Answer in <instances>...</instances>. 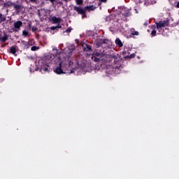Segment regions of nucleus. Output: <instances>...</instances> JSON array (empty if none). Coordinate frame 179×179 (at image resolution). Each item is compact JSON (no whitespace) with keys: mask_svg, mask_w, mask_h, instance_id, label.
Here are the masks:
<instances>
[{"mask_svg":"<svg viewBox=\"0 0 179 179\" xmlns=\"http://www.w3.org/2000/svg\"><path fill=\"white\" fill-rule=\"evenodd\" d=\"M86 66L85 62L83 61L82 59L79 60L76 59L75 62L69 61L68 64V71H71V73H74L75 71H78L79 68L81 69H85Z\"/></svg>","mask_w":179,"mask_h":179,"instance_id":"f257e3e1","label":"nucleus"},{"mask_svg":"<svg viewBox=\"0 0 179 179\" xmlns=\"http://www.w3.org/2000/svg\"><path fill=\"white\" fill-rule=\"evenodd\" d=\"M38 68L40 69V72L42 73H46V72H50L51 68L50 67V60L43 59L38 62Z\"/></svg>","mask_w":179,"mask_h":179,"instance_id":"f03ea898","label":"nucleus"},{"mask_svg":"<svg viewBox=\"0 0 179 179\" xmlns=\"http://www.w3.org/2000/svg\"><path fill=\"white\" fill-rule=\"evenodd\" d=\"M156 24H157V29L160 33V31L163 30L164 27L169 26V20L160 21L158 23H156Z\"/></svg>","mask_w":179,"mask_h":179,"instance_id":"7ed1b4c3","label":"nucleus"},{"mask_svg":"<svg viewBox=\"0 0 179 179\" xmlns=\"http://www.w3.org/2000/svg\"><path fill=\"white\" fill-rule=\"evenodd\" d=\"M54 72L55 73H57V75H62V73H65L62 69V63H59L58 66H56L54 69Z\"/></svg>","mask_w":179,"mask_h":179,"instance_id":"20e7f679","label":"nucleus"},{"mask_svg":"<svg viewBox=\"0 0 179 179\" xmlns=\"http://www.w3.org/2000/svg\"><path fill=\"white\" fill-rule=\"evenodd\" d=\"M22 26H23V22L20 20L14 22V28L13 29V31H19Z\"/></svg>","mask_w":179,"mask_h":179,"instance_id":"39448f33","label":"nucleus"},{"mask_svg":"<svg viewBox=\"0 0 179 179\" xmlns=\"http://www.w3.org/2000/svg\"><path fill=\"white\" fill-rule=\"evenodd\" d=\"M8 6H13L14 9L17 11L19 12L20 9H22V6L19 4H16L13 2H8Z\"/></svg>","mask_w":179,"mask_h":179,"instance_id":"423d86ee","label":"nucleus"},{"mask_svg":"<svg viewBox=\"0 0 179 179\" xmlns=\"http://www.w3.org/2000/svg\"><path fill=\"white\" fill-rule=\"evenodd\" d=\"M73 9L77 11L79 15H85V13H86V10L82 8V7L74 6Z\"/></svg>","mask_w":179,"mask_h":179,"instance_id":"0eeeda50","label":"nucleus"},{"mask_svg":"<svg viewBox=\"0 0 179 179\" xmlns=\"http://www.w3.org/2000/svg\"><path fill=\"white\" fill-rule=\"evenodd\" d=\"M50 20H52V22H53L54 24H57V23H59L61 22V18H58L55 16L52 17Z\"/></svg>","mask_w":179,"mask_h":179,"instance_id":"6e6552de","label":"nucleus"},{"mask_svg":"<svg viewBox=\"0 0 179 179\" xmlns=\"http://www.w3.org/2000/svg\"><path fill=\"white\" fill-rule=\"evenodd\" d=\"M10 54H13V55H15V57H16V55H17L16 54V46H11L10 48Z\"/></svg>","mask_w":179,"mask_h":179,"instance_id":"1a4fd4ad","label":"nucleus"},{"mask_svg":"<svg viewBox=\"0 0 179 179\" xmlns=\"http://www.w3.org/2000/svg\"><path fill=\"white\" fill-rule=\"evenodd\" d=\"M115 44L116 45H118V47H122L123 45L122 42H121V40H120V38H116Z\"/></svg>","mask_w":179,"mask_h":179,"instance_id":"9d476101","label":"nucleus"},{"mask_svg":"<svg viewBox=\"0 0 179 179\" xmlns=\"http://www.w3.org/2000/svg\"><path fill=\"white\" fill-rule=\"evenodd\" d=\"M8 40V34H4V36L3 37H1V41H2V43H5V41Z\"/></svg>","mask_w":179,"mask_h":179,"instance_id":"9b49d317","label":"nucleus"},{"mask_svg":"<svg viewBox=\"0 0 179 179\" xmlns=\"http://www.w3.org/2000/svg\"><path fill=\"white\" fill-rule=\"evenodd\" d=\"M6 20V17H5L4 15L2 13H0V23H2V22H5Z\"/></svg>","mask_w":179,"mask_h":179,"instance_id":"f8f14e48","label":"nucleus"},{"mask_svg":"<svg viewBox=\"0 0 179 179\" xmlns=\"http://www.w3.org/2000/svg\"><path fill=\"white\" fill-rule=\"evenodd\" d=\"M131 34L132 36H139V32L138 31H135V29H131Z\"/></svg>","mask_w":179,"mask_h":179,"instance_id":"ddd939ff","label":"nucleus"},{"mask_svg":"<svg viewBox=\"0 0 179 179\" xmlns=\"http://www.w3.org/2000/svg\"><path fill=\"white\" fill-rule=\"evenodd\" d=\"M84 51H90V46L89 45H83Z\"/></svg>","mask_w":179,"mask_h":179,"instance_id":"4468645a","label":"nucleus"},{"mask_svg":"<svg viewBox=\"0 0 179 179\" xmlns=\"http://www.w3.org/2000/svg\"><path fill=\"white\" fill-rule=\"evenodd\" d=\"M77 5H83V0H76Z\"/></svg>","mask_w":179,"mask_h":179,"instance_id":"2eb2a0df","label":"nucleus"},{"mask_svg":"<svg viewBox=\"0 0 179 179\" xmlns=\"http://www.w3.org/2000/svg\"><path fill=\"white\" fill-rule=\"evenodd\" d=\"M22 36L27 37L29 36V32H27L26 30L22 31Z\"/></svg>","mask_w":179,"mask_h":179,"instance_id":"dca6fc26","label":"nucleus"},{"mask_svg":"<svg viewBox=\"0 0 179 179\" xmlns=\"http://www.w3.org/2000/svg\"><path fill=\"white\" fill-rule=\"evenodd\" d=\"M37 50H38V47H37V46H32L31 48V51H37Z\"/></svg>","mask_w":179,"mask_h":179,"instance_id":"f3484780","label":"nucleus"},{"mask_svg":"<svg viewBox=\"0 0 179 179\" xmlns=\"http://www.w3.org/2000/svg\"><path fill=\"white\" fill-rule=\"evenodd\" d=\"M71 31H72V28L68 27L67 29L64 31V33H71Z\"/></svg>","mask_w":179,"mask_h":179,"instance_id":"a211bd4d","label":"nucleus"},{"mask_svg":"<svg viewBox=\"0 0 179 179\" xmlns=\"http://www.w3.org/2000/svg\"><path fill=\"white\" fill-rule=\"evenodd\" d=\"M151 34L152 36H156V29H153L151 32Z\"/></svg>","mask_w":179,"mask_h":179,"instance_id":"6ab92c4d","label":"nucleus"},{"mask_svg":"<svg viewBox=\"0 0 179 179\" xmlns=\"http://www.w3.org/2000/svg\"><path fill=\"white\" fill-rule=\"evenodd\" d=\"M31 30H32L33 33H34V31H37V27H33L31 28Z\"/></svg>","mask_w":179,"mask_h":179,"instance_id":"aec40b11","label":"nucleus"},{"mask_svg":"<svg viewBox=\"0 0 179 179\" xmlns=\"http://www.w3.org/2000/svg\"><path fill=\"white\" fill-rule=\"evenodd\" d=\"M57 27H50V29H51V30H57Z\"/></svg>","mask_w":179,"mask_h":179,"instance_id":"412c9836","label":"nucleus"},{"mask_svg":"<svg viewBox=\"0 0 179 179\" xmlns=\"http://www.w3.org/2000/svg\"><path fill=\"white\" fill-rule=\"evenodd\" d=\"M85 10H90V6H86V7H85Z\"/></svg>","mask_w":179,"mask_h":179,"instance_id":"4be33fe9","label":"nucleus"},{"mask_svg":"<svg viewBox=\"0 0 179 179\" xmlns=\"http://www.w3.org/2000/svg\"><path fill=\"white\" fill-rule=\"evenodd\" d=\"M57 29H62V26L61 25H57L56 26Z\"/></svg>","mask_w":179,"mask_h":179,"instance_id":"5701e85b","label":"nucleus"},{"mask_svg":"<svg viewBox=\"0 0 179 179\" xmlns=\"http://www.w3.org/2000/svg\"><path fill=\"white\" fill-rule=\"evenodd\" d=\"M101 2H107V0H100Z\"/></svg>","mask_w":179,"mask_h":179,"instance_id":"b1692460","label":"nucleus"},{"mask_svg":"<svg viewBox=\"0 0 179 179\" xmlns=\"http://www.w3.org/2000/svg\"><path fill=\"white\" fill-rule=\"evenodd\" d=\"M86 36H88V37L90 36V34H89V32H87Z\"/></svg>","mask_w":179,"mask_h":179,"instance_id":"393cba45","label":"nucleus"},{"mask_svg":"<svg viewBox=\"0 0 179 179\" xmlns=\"http://www.w3.org/2000/svg\"><path fill=\"white\" fill-rule=\"evenodd\" d=\"M31 2H36V0H29Z\"/></svg>","mask_w":179,"mask_h":179,"instance_id":"a878e982","label":"nucleus"},{"mask_svg":"<svg viewBox=\"0 0 179 179\" xmlns=\"http://www.w3.org/2000/svg\"><path fill=\"white\" fill-rule=\"evenodd\" d=\"M30 42L31 43H34V40L32 39V40L30 41Z\"/></svg>","mask_w":179,"mask_h":179,"instance_id":"bb28decb","label":"nucleus"},{"mask_svg":"<svg viewBox=\"0 0 179 179\" xmlns=\"http://www.w3.org/2000/svg\"><path fill=\"white\" fill-rule=\"evenodd\" d=\"M90 10H93V7L92 6L90 7Z\"/></svg>","mask_w":179,"mask_h":179,"instance_id":"cd10ccee","label":"nucleus"},{"mask_svg":"<svg viewBox=\"0 0 179 179\" xmlns=\"http://www.w3.org/2000/svg\"><path fill=\"white\" fill-rule=\"evenodd\" d=\"M71 54H72V51H70Z\"/></svg>","mask_w":179,"mask_h":179,"instance_id":"c85d7f7f","label":"nucleus"},{"mask_svg":"<svg viewBox=\"0 0 179 179\" xmlns=\"http://www.w3.org/2000/svg\"><path fill=\"white\" fill-rule=\"evenodd\" d=\"M0 41H1V37H0Z\"/></svg>","mask_w":179,"mask_h":179,"instance_id":"c756f323","label":"nucleus"}]
</instances>
